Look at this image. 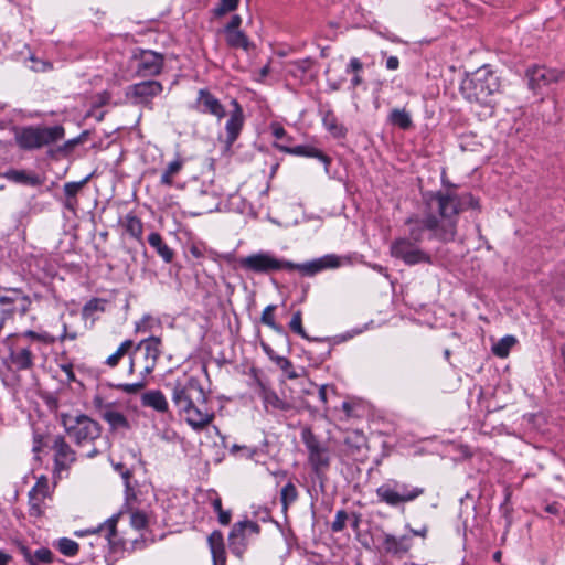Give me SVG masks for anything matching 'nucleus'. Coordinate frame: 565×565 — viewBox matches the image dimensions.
I'll return each mask as SVG.
<instances>
[{"instance_id":"nucleus-1","label":"nucleus","mask_w":565,"mask_h":565,"mask_svg":"<svg viewBox=\"0 0 565 565\" xmlns=\"http://www.w3.org/2000/svg\"><path fill=\"white\" fill-rule=\"evenodd\" d=\"M425 203L426 215L423 220L411 216L405 221L407 238L417 244L423 241L425 231L441 243L455 241L459 214L468 209H479V202L471 193L457 194L452 191L430 193L425 198Z\"/></svg>"},{"instance_id":"nucleus-2","label":"nucleus","mask_w":565,"mask_h":565,"mask_svg":"<svg viewBox=\"0 0 565 565\" xmlns=\"http://www.w3.org/2000/svg\"><path fill=\"white\" fill-rule=\"evenodd\" d=\"M171 399L179 416L196 431L203 430L214 419V412L207 404V394L194 376L178 379L172 387Z\"/></svg>"},{"instance_id":"nucleus-3","label":"nucleus","mask_w":565,"mask_h":565,"mask_svg":"<svg viewBox=\"0 0 565 565\" xmlns=\"http://www.w3.org/2000/svg\"><path fill=\"white\" fill-rule=\"evenodd\" d=\"M238 265L243 270L255 274H270L284 269H297L303 276H315L326 269L339 268L342 265V258L335 254H327L302 264H296L279 259L268 252H258L239 258Z\"/></svg>"},{"instance_id":"nucleus-4","label":"nucleus","mask_w":565,"mask_h":565,"mask_svg":"<svg viewBox=\"0 0 565 565\" xmlns=\"http://www.w3.org/2000/svg\"><path fill=\"white\" fill-rule=\"evenodd\" d=\"M2 344L4 347L2 363L9 372H29L34 369L38 353L41 351L40 345H30L10 335L2 340Z\"/></svg>"},{"instance_id":"nucleus-5","label":"nucleus","mask_w":565,"mask_h":565,"mask_svg":"<svg viewBox=\"0 0 565 565\" xmlns=\"http://www.w3.org/2000/svg\"><path fill=\"white\" fill-rule=\"evenodd\" d=\"M159 338L150 337L141 340L138 344H134L132 351L129 354L128 374L139 373L140 377L147 379L156 369L158 359L160 356Z\"/></svg>"},{"instance_id":"nucleus-6","label":"nucleus","mask_w":565,"mask_h":565,"mask_svg":"<svg viewBox=\"0 0 565 565\" xmlns=\"http://www.w3.org/2000/svg\"><path fill=\"white\" fill-rule=\"evenodd\" d=\"M61 424L78 447L92 445L100 437V424L85 414H61Z\"/></svg>"},{"instance_id":"nucleus-7","label":"nucleus","mask_w":565,"mask_h":565,"mask_svg":"<svg viewBox=\"0 0 565 565\" xmlns=\"http://www.w3.org/2000/svg\"><path fill=\"white\" fill-rule=\"evenodd\" d=\"M380 502L388 507L397 508L405 503L415 501L425 493V488L413 486L411 483L388 479L375 490Z\"/></svg>"},{"instance_id":"nucleus-8","label":"nucleus","mask_w":565,"mask_h":565,"mask_svg":"<svg viewBox=\"0 0 565 565\" xmlns=\"http://www.w3.org/2000/svg\"><path fill=\"white\" fill-rule=\"evenodd\" d=\"M64 134V128L58 125L53 127L28 126L17 130L14 139L21 149L34 150L61 140Z\"/></svg>"},{"instance_id":"nucleus-9","label":"nucleus","mask_w":565,"mask_h":565,"mask_svg":"<svg viewBox=\"0 0 565 565\" xmlns=\"http://www.w3.org/2000/svg\"><path fill=\"white\" fill-rule=\"evenodd\" d=\"M500 88L499 78L487 67L479 68L471 78L462 83L461 89L467 99L486 104Z\"/></svg>"},{"instance_id":"nucleus-10","label":"nucleus","mask_w":565,"mask_h":565,"mask_svg":"<svg viewBox=\"0 0 565 565\" xmlns=\"http://www.w3.org/2000/svg\"><path fill=\"white\" fill-rule=\"evenodd\" d=\"M301 439L308 450V461L318 478L329 469L331 456L329 448L322 445L310 428H303Z\"/></svg>"},{"instance_id":"nucleus-11","label":"nucleus","mask_w":565,"mask_h":565,"mask_svg":"<svg viewBox=\"0 0 565 565\" xmlns=\"http://www.w3.org/2000/svg\"><path fill=\"white\" fill-rule=\"evenodd\" d=\"M391 255L408 266L420 263L431 264V256L419 247V244L406 237H398L391 244Z\"/></svg>"},{"instance_id":"nucleus-12","label":"nucleus","mask_w":565,"mask_h":565,"mask_svg":"<svg viewBox=\"0 0 565 565\" xmlns=\"http://www.w3.org/2000/svg\"><path fill=\"white\" fill-rule=\"evenodd\" d=\"M259 532L260 526L254 521L246 520L235 523L228 535V546L231 552L235 556L242 557L246 551L248 537L250 535L256 536Z\"/></svg>"},{"instance_id":"nucleus-13","label":"nucleus","mask_w":565,"mask_h":565,"mask_svg":"<svg viewBox=\"0 0 565 565\" xmlns=\"http://www.w3.org/2000/svg\"><path fill=\"white\" fill-rule=\"evenodd\" d=\"M162 84L158 81H145L128 87L127 96L136 105L149 106L154 97L162 93Z\"/></svg>"},{"instance_id":"nucleus-14","label":"nucleus","mask_w":565,"mask_h":565,"mask_svg":"<svg viewBox=\"0 0 565 565\" xmlns=\"http://www.w3.org/2000/svg\"><path fill=\"white\" fill-rule=\"evenodd\" d=\"M193 108L204 115H211L221 120L225 117L226 110L220 99L207 89H200Z\"/></svg>"},{"instance_id":"nucleus-15","label":"nucleus","mask_w":565,"mask_h":565,"mask_svg":"<svg viewBox=\"0 0 565 565\" xmlns=\"http://www.w3.org/2000/svg\"><path fill=\"white\" fill-rule=\"evenodd\" d=\"M136 60V74L140 77L156 76L163 67V56L153 51H142Z\"/></svg>"},{"instance_id":"nucleus-16","label":"nucleus","mask_w":565,"mask_h":565,"mask_svg":"<svg viewBox=\"0 0 565 565\" xmlns=\"http://www.w3.org/2000/svg\"><path fill=\"white\" fill-rule=\"evenodd\" d=\"M562 75L563 72L559 70L547 68L545 66H533L526 71L529 87L532 90H539L544 86L558 82Z\"/></svg>"},{"instance_id":"nucleus-17","label":"nucleus","mask_w":565,"mask_h":565,"mask_svg":"<svg viewBox=\"0 0 565 565\" xmlns=\"http://www.w3.org/2000/svg\"><path fill=\"white\" fill-rule=\"evenodd\" d=\"M54 465L57 471L67 470L76 461V452L65 440L64 436L57 435L53 439Z\"/></svg>"},{"instance_id":"nucleus-18","label":"nucleus","mask_w":565,"mask_h":565,"mask_svg":"<svg viewBox=\"0 0 565 565\" xmlns=\"http://www.w3.org/2000/svg\"><path fill=\"white\" fill-rule=\"evenodd\" d=\"M231 105L233 106V110L230 113L225 125V142L228 147L237 140L245 121L244 111L239 103L236 99H232Z\"/></svg>"},{"instance_id":"nucleus-19","label":"nucleus","mask_w":565,"mask_h":565,"mask_svg":"<svg viewBox=\"0 0 565 565\" xmlns=\"http://www.w3.org/2000/svg\"><path fill=\"white\" fill-rule=\"evenodd\" d=\"M19 305L21 313H25L29 310L31 300L29 296L24 295L20 289H11L9 295L0 296L1 311L6 316H12L15 311L14 305Z\"/></svg>"},{"instance_id":"nucleus-20","label":"nucleus","mask_w":565,"mask_h":565,"mask_svg":"<svg viewBox=\"0 0 565 565\" xmlns=\"http://www.w3.org/2000/svg\"><path fill=\"white\" fill-rule=\"evenodd\" d=\"M256 393L262 398L264 408L266 412H270V408L279 409V411H289L291 409V405L281 399L275 391L268 387L264 382L257 380L256 382Z\"/></svg>"},{"instance_id":"nucleus-21","label":"nucleus","mask_w":565,"mask_h":565,"mask_svg":"<svg viewBox=\"0 0 565 565\" xmlns=\"http://www.w3.org/2000/svg\"><path fill=\"white\" fill-rule=\"evenodd\" d=\"M382 546L386 554L402 556L411 550L412 543L411 539L406 535L396 537L392 534L384 533Z\"/></svg>"},{"instance_id":"nucleus-22","label":"nucleus","mask_w":565,"mask_h":565,"mask_svg":"<svg viewBox=\"0 0 565 565\" xmlns=\"http://www.w3.org/2000/svg\"><path fill=\"white\" fill-rule=\"evenodd\" d=\"M207 544L212 555L213 565L226 564L224 537L221 531H213L207 537Z\"/></svg>"},{"instance_id":"nucleus-23","label":"nucleus","mask_w":565,"mask_h":565,"mask_svg":"<svg viewBox=\"0 0 565 565\" xmlns=\"http://www.w3.org/2000/svg\"><path fill=\"white\" fill-rule=\"evenodd\" d=\"M141 404L146 407L153 408L159 413H167L169 411L168 401L160 390L145 392L141 395Z\"/></svg>"},{"instance_id":"nucleus-24","label":"nucleus","mask_w":565,"mask_h":565,"mask_svg":"<svg viewBox=\"0 0 565 565\" xmlns=\"http://www.w3.org/2000/svg\"><path fill=\"white\" fill-rule=\"evenodd\" d=\"M281 150H284L287 153L300 156V157H307V158H316L324 163L326 169H328V166L330 164L331 160L330 158L324 154L321 150H319L316 147L302 145V146H296V147H281Z\"/></svg>"},{"instance_id":"nucleus-25","label":"nucleus","mask_w":565,"mask_h":565,"mask_svg":"<svg viewBox=\"0 0 565 565\" xmlns=\"http://www.w3.org/2000/svg\"><path fill=\"white\" fill-rule=\"evenodd\" d=\"M3 177L19 184H25L31 186H39L42 184V180L34 173H29L25 170L9 169L3 173Z\"/></svg>"},{"instance_id":"nucleus-26","label":"nucleus","mask_w":565,"mask_h":565,"mask_svg":"<svg viewBox=\"0 0 565 565\" xmlns=\"http://www.w3.org/2000/svg\"><path fill=\"white\" fill-rule=\"evenodd\" d=\"M148 243L157 252V254L162 258L164 263L169 264L173 260V249L166 244V242L163 241L162 236L159 233H150L148 235Z\"/></svg>"},{"instance_id":"nucleus-27","label":"nucleus","mask_w":565,"mask_h":565,"mask_svg":"<svg viewBox=\"0 0 565 565\" xmlns=\"http://www.w3.org/2000/svg\"><path fill=\"white\" fill-rule=\"evenodd\" d=\"M119 224L125 228L126 233L130 237L137 239L138 242L142 241L143 224L141 220L138 218L135 214L128 213L120 217Z\"/></svg>"},{"instance_id":"nucleus-28","label":"nucleus","mask_w":565,"mask_h":565,"mask_svg":"<svg viewBox=\"0 0 565 565\" xmlns=\"http://www.w3.org/2000/svg\"><path fill=\"white\" fill-rule=\"evenodd\" d=\"M102 418L109 425L111 430L129 429L127 417L116 406L106 407Z\"/></svg>"},{"instance_id":"nucleus-29","label":"nucleus","mask_w":565,"mask_h":565,"mask_svg":"<svg viewBox=\"0 0 565 565\" xmlns=\"http://www.w3.org/2000/svg\"><path fill=\"white\" fill-rule=\"evenodd\" d=\"M9 335L18 341L23 340L26 344L30 345H40V343H52L54 341V338L51 337L49 333H39L33 330H26L21 333H14Z\"/></svg>"},{"instance_id":"nucleus-30","label":"nucleus","mask_w":565,"mask_h":565,"mask_svg":"<svg viewBox=\"0 0 565 565\" xmlns=\"http://www.w3.org/2000/svg\"><path fill=\"white\" fill-rule=\"evenodd\" d=\"M322 124L324 128L335 138L344 137L347 134V129L343 125L339 124L335 115L331 110L324 113L322 117Z\"/></svg>"},{"instance_id":"nucleus-31","label":"nucleus","mask_w":565,"mask_h":565,"mask_svg":"<svg viewBox=\"0 0 565 565\" xmlns=\"http://www.w3.org/2000/svg\"><path fill=\"white\" fill-rule=\"evenodd\" d=\"M184 161L180 158L174 159L171 161L167 168L163 170L160 183L166 186L173 185L174 177L180 173V171L183 169Z\"/></svg>"},{"instance_id":"nucleus-32","label":"nucleus","mask_w":565,"mask_h":565,"mask_svg":"<svg viewBox=\"0 0 565 565\" xmlns=\"http://www.w3.org/2000/svg\"><path fill=\"white\" fill-rule=\"evenodd\" d=\"M225 39L230 46L248 51L250 43L246 34L241 30L225 31Z\"/></svg>"},{"instance_id":"nucleus-33","label":"nucleus","mask_w":565,"mask_h":565,"mask_svg":"<svg viewBox=\"0 0 565 565\" xmlns=\"http://www.w3.org/2000/svg\"><path fill=\"white\" fill-rule=\"evenodd\" d=\"M132 348H134V341L125 340L117 348V350L106 359L105 364L108 365L109 367H116L119 364L120 360L126 354H128V353L130 354V352L132 351Z\"/></svg>"},{"instance_id":"nucleus-34","label":"nucleus","mask_w":565,"mask_h":565,"mask_svg":"<svg viewBox=\"0 0 565 565\" xmlns=\"http://www.w3.org/2000/svg\"><path fill=\"white\" fill-rule=\"evenodd\" d=\"M390 121L404 130H407L412 127V118L408 111L405 109L394 108L390 113Z\"/></svg>"},{"instance_id":"nucleus-35","label":"nucleus","mask_w":565,"mask_h":565,"mask_svg":"<svg viewBox=\"0 0 565 565\" xmlns=\"http://www.w3.org/2000/svg\"><path fill=\"white\" fill-rule=\"evenodd\" d=\"M298 499V490L296 486L289 481L287 482L280 491V502L282 505V510L287 511L289 505L292 504Z\"/></svg>"},{"instance_id":"nucleus-36","label":"nucleus","mask_w":565,"mask_h":565,"mask_svg":"<svg viewBox=\"0 0 565 565\" xmlns=\"http://www.w3.org/2000/svg\"><path fill=\"white\" fill-rule=\"evenodd\" d=\"M515 342L516 340L514 337L505 335L492 347V352L499 358H505L509 355V352Z\"/></svg>"},{"instance_id":"nucleus-37","label":"nucleus","mask_w":565,"mask_h":565,"mask_svg":"<svg viewBox=\"0 0 565 565\" xmlns=\"http://www.w3.org/2000/svg\"><path fill=\"white\" fill-rule=\"evenodd\" d=\"M55 546L57 550L67 557H73L78 553L79 546L78 543L68 537L60 539Z\"/></svg>"},{"instance_id":"nucleus-38","label":"nucleus","mask_w":565,"mask_h":565,"mask_svg":"<svg viewBox=\"0 0 565 565\" xmlns=\"http://www.w3.org/2000/svg\"><path fill=\"white\" fill-rule=\"evenodd\" d=\"M105 310V300L93 298L89 301L85 303L83 307L82 313L84 318H89L93 316L96 311H104Z\"/></svg>"},{"instance_id":"nucleus-39","label":"nucleus","mask_w":565,"mask_h":565,"mask_svg":"<svg viewBox=\"0 0 565 565\" xmlns=\"http://www.w3.org/2000/svg\"><path fill=\"white\" fill-rule=\"evenodd\" d=\"M275 309H276L275 305L267 306L263 310V313H262V317H260V321H262V323L266 324L270 329L279 332L281 330V328L275 321V318H274Z\"/></svg>"},{"instance_id":"nucleus-40","label":"nucleus","mask_w":565,"mask_h":565,"mask_svg":"<svg viewBox=\"0 0 565 565\" xmlns=\"http://www.w3.org/2000/svg\"><path fill=\"white\" fill-rule=\"evenodd\" d=\"M45 498L40 495H35L32 492H29V512L32 516H40L43 513V503Z\"/></svg>"},{"instance_id":"nucleus-41","label":"nucleus","mask_w":565,"mask_h":565,"mask_svg":"<svg viewBox=\"0 0 565 565\" xmlns=\"http://www.w3.org/2000/svg\"><path fill=\"white\" fill-rule=\"evenodd\" d=\"M289 328L291 329V331H294L295 333H297L301 338L310 340V338L308 337V334L306 333V331H305V329L302 327V315H301V311L298 310V311H296L292 315V318H291V320L289 322Z\"/></svg>"},{"instance_id":"nucleus-42","label":"nucleus","mask_w":565,"mask_h":565,"mask_svg":"<svg viewBox=\"0 0 565 565\" xmlns=\"http://www.w3.org/2000/svg\"><path fill=\"white\" fill-rule=\"evenodd\" d=\"M89 177L84 178L78 182H67L63 186L65 198H77L78 192L88 182Z\"/></svg>"},{"instance_id":"nucleus-43","label":"nucleus","mask_w":565,"mask_h":565,"mask_svg":"<svg viewBox=\"0 0 565 565\" xmlns=\"http://www.w3.org/2000/svg\"><path fill=\"white\" fill-rule=\"evenodd\" d=\"M239 4V0H221L217 7L214 8L213 12L216 17H222L227 12L235 11Z\"/></svg>"},{"instance_id":"nucleus-44","label":"nucleus","mask_w":565,"mask_h":565,"mask_svg":"<svg viewBox=\"0 0 565 565\" xmlns=\"http://www.w3.org/2000/svg\"><path fill=\"white\" fill-rule=\"evenodd\" d=\"M147 384V379H142L140 377V381L136 382V383H131V384H116V385H111L113 387H115L116 390H119L126 394H137L138 392H140Z\"/></svg>"},{"instance_id":"nucleus-45","label":"nucleus","mask_w":565,"mask_h":565,"mask_svg":"<svg viewBox=\"0 0 565 565\" xmlns=\"http://www.w3.org/2000/svg\"><path fill=\"white\" fill-rule=\"evenodd\" d=\"M117 516H111L103 525L93 531V533H105V536L110 541L111 536L116 533Z\"/></svg>"},{"instance_id":"nucleus-46","label":"nucleus","mask_w":565,"mask_h":565,"mask_svg":"<svg viewBox=\"0 0 565 565\" xmlns=\"http://www.w3.org/2000/svg\"><path fill=\"white\" fill-rule=\"evenodd\" d=\"M273 360L276 361L277 365L287 373V376L291 380L294 379H297L299 375L298 373L295 371L294 366H292V363L290 360H288L287 358H284V356H276V358H273Z\"/></svg>"},{"instance_id":"nucleus-47","label":"nucleus","mask_w":565,"mask_h":565,"mask_svg":"<svg viewBox=\"0 0 565 565\" xmlns=\"http://www.w3.org/2000/svg\"><path fill=\"white\" fill-rule=\"evenodd\" d=\"M148 524V516L142 511H132L130 513V525L136 530H142Z\"/></svg>"},{"instance_id":"nucleus-48","label":"nucleus","mask_w":565,"mask_h":565,"mask_svg":"<svg viewBox=\"0 0 565 565\" xmlns=\"http://www.w3.org/2000/svg\"><path fill=\"white\" fill-rule=\"evenodd\" d=\"M35 495L46 498L49 495V481L45 477L38 479L33 488L30 490Z\"/></svg>"},{"instance_id":"nucleus-49","label":"nucleus","mask_w":565,"mask_h":565,"mask_svg":"<svg viewBox=\"0 0 565 565\" xmlns=\"http://www.w3.org/2000/svg\"><path fill=\"white\" fill-rule=\"evenodd\" d=\"M348 520V514L343 510H339L335 514V519L332 522L331 529L333 532H340L345 527V522Z\"/></svg>"},{"instance_id":"nucleus-50","label":"nucleus","mask_w":565,"mask_h":565,"mask_svg":"<svg viewBox=\"0 0 565 565\" xmlns=\"http://www.w3.org/2000/svg\"><path fill=\"white\" fill-rule=\"evenodd\" d=\"M34 562L39 563H52L53 554L49 548L42 547L35 551Z\"/></svg>"},{"instance_id":"nucleus-51","label":"nucleus","mask_w":565,"mask_h":565,"mask_svg":"<svg viewBox=\"0 0 565 565\" xmlns=\"http://www.w3.org/2000/svg\"><path fill=\"white\" fill-rule=\"evenodd\" d=\"M114 469L120 473L121 478L125 481V486L127 490H130V483L129 480L131 478V471L128 469L124 463H115Z\"/></svg>"},{"instance_id":"nucleus-52","label":"nucleus","mask_w":565,"mask_h":565,"mask_svg":"<svg viewBox=\"0 0 565 565\" xmlns=\"http://www.w3.org/2000/svg\"><path fill=\"white\" fill-rule=\"evenodd\" d=\"M363 64L358 57H352L345 68V73L358 74L362 71Z\"/></svg>"},{"instance_id":"nucleus-53","label":"nucleus","mask_w":565,"mask_h":565,"mask_svg":"<svg viewBox=\"0 0 565 565\" xmlns=\"http://www.w3.org/2000/svg\"><path fill=\"white\" fill-rule=\"evenodd\" d=\"M93 404L100 417L103 416L106 407H113L115 405L113 403H104V401L100 396H96L93 401Z\"/></svg>"},{"instance_id":"nucleus-54","label":"nucleus","mask_w":565,"mask_h":565,"mask_svg":"<svg viewBox=\"0 0 565 565\" xmlns=\"http://www.w3.org/2000/svg\"><path fill=\"white\" fill-rule=\"evenodd\" d=\"M242 24V18L241 15L238 14H234L232 18H231V21L226 24V26L224 28V32L225 31H232V30H239V26Z\"/></svg>"},{"instance_id":"nucleus-55","label":"nucleus","mask_w":565,"mask_h":565,"mask_svg":"<svg viewBox=\"0 0 565 565\" xmlns=\"http://www.w3.org/2000/svg\"><path fill=\"white\" fill-rule=\"evenodd\" d=\"M63 205L70 212L75 213L78 209V200L77 198H65Z\"/></svg>"},{"instance_id":"nucleus-56","label":"nucleus","mask_w":565,"mask_h":565,"mask_svg":"<svg viewBox=\"0 0 565 565\" xmlns=\"http://www.w3.org/2000/svg\"><path fill=\"white\" fill-rule=\"evenodd\" d=\"M237 450H242L243 451V456L246 457V458H253V456L257 452L256 449H250V448H247L245 446L241 447V446L234 445L232 447V452H235Z\"/></svg>"},{"instance_id":"nucleus-57","label":"nucleus","mask_w":565,"mask_h":565,"mask_svg":"<svg viewBox=\"0 0 565 565\" xmlns=\"http://www.w3.org/2000/svg\"><path fill=\"white\" fill-rule=\"evenodd\" d=\"M218 515V522L222 524V525H228L230 522H231V512L230 511H221L217 513Z\"/></svg>"},{"instance_id":"nucleus-58","label":"nucleus","mask_w":565,"mask_h":565,"mask_svg":"<svg viewBox=\"0 0 565 565\" xmlns=\"http://www.w3.org/2000/svg\"><path fill=\"white\" fill-rule=\"evenodd\" d=\"M399 66V60L396 56H390L386 61V67L388 70H397Z\"/></svg>"},{"instance_id":"nucleus-59","label":"nucleus","mask_w":565,"mask_h":565,"mask_svg":"<svg viewBox=\"0 0 565 565\" xmlns=\"http://www.w3.org/2000/svg\"><path fill=\"white\" fill-rule=\"evenodd\" d=\"M77 338V333L76 332H71L68 333L67 332V326L64 323L63 324V333L60 338L61 341L65 340V339H71V340H75Z\"/></svg>"},{"instance_id":"nucleus-60","label":"nucleus","mask_w":565,"mask_h":565,"mask_svg":"<svg viewBox=\"0 0 565 565\" xmlns=\"http://www.w3.org/2000/svg\"><path fill=\"white\" fill-rule=\"evenodd\" d=\"M297 65L302 72H307L312 66V61L310 58H306L298 62Z\"/></svg>"},{"instance_id":"nucleus-61","label":"nucleus","mask_w":565,"mask_h":565,"mask_svg":"<svg viewBox=\"0 0 565 565\" xmlns=\"http://www.w3.org/2000/svg\"><path fill=\"white\" fill-rule=\"evenodd\" d=\"M21 552L29 564L34 562V554H32L26 547H22Z\"/></svg>"},{"instance_id":"nucleus-62","label":"nucleus","mask_w":565,"mask_h":565,"mask_svg":"<svg viewBox=\"0 0 565 565\" xmlns=\"http://www.w3.org/2000/svg\"><path fill=\"white\" fill-rule=\"evenodd\" d=\"M319 398L323 404H327V385H321L319 387Z\"/></svg>"},{"instance_id":"nucleus-63","label":"nucleus","mask_w":565,"mask_h":565,"mask_svg":"<svg viewBox=\"0 0 565 565\" xmlns=\"http://www.w3.org/2000/svg\"><path fill=\"white\" fill-rule=\"evenodd\" d=\"M273 134L277 139H280L285 136L286 131L282 127L277 126V127H274Z\"/></svg>"},{"instance_id":"nucleus-64","label":"nucleus","mask_w":565,"mask_h":565,"mask_svg":"<svg viewBox=\"0 0 565 565\" xmlns=\"http://www.w3.org/2000/svg\"><path fill=\"white\" fill-rule=\"evenodd\" d=\"M362 83H363V79L360 76V74L359 73L354 74V76L351 79L352 87L355 88V87L360 86Z\"/></svg>"}]
</instances>
